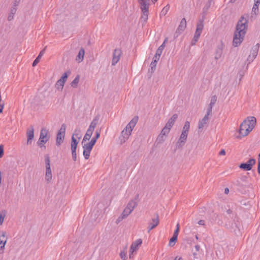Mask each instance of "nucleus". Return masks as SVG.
I'll return each mask as SVG.
<instances>
[{"label":"nucleus","mask_w":260,"mask_h":260,"mask_svg":"<svg viewBox=\"0 0 260 260\" xmlns=\"http://www.w3.org/2000/svg\"><path fill=\"white\" fill-rule=\"evenodd\" d=\"M177 238H178V237L173 235V236L170 239V241H169V245L170 246L172 247L175 244V243L177 240Z\"/></svg>","instance_id":"obj_34"},{"label":"nucleus","mask_w":260,"mask_h":260,"mask_svg":"<svg viewBox=\"0 0 260 260\" xmlns=\"http://www.w3.org/2000/svg\"><path fill=\"white\" fill-rule=\"evenodd\" d=\"M212 109L208 107L207 113L206 115L209 116L212 113Z\"/></svg>","instance_id":"obj_62"},{"label":"nucleus","mask_w":260,"mask_h":260,"mask_svg":"<svg viewBox=\"0 0 260 260\" xmlns=\"http://www.w3.org/2000/svg\"><path fill=\"white\" fill-rule=\"evenodd\" d=\"M101 134V129H97L95 131V135L94 138L97 140L100 138Z\"/></svg>","instance_id":"obj_50"},{"label":"nucleus","mask_w":260,"mask_h":260,"mask_svg":"<svg viewBox=\"0 0 260 260\" xmlns=\"http://www.w3.org/2000/svg\"><path fill=\"white\" fill-rule=\"evenodd\" d=\"M48 131L45 129V128H42L40 135V138L39 139H42L43 140H45L47 139V141L50 139V135H48Z\"/></svg>","instance_id":"obj_17"},{"label":"nucleus","mask_w":260,"mask_h":260,"mask_svg":"<svg viewBox=\"0 0 260 260\" xmlns=\"http://www.w3.org/2000/svg\"><path fill=\"white\" fill-rule=\"evenodd\" d=\"M46 47H45L43 49H42L39 53V55H38V56H39V58H41L42 56L43 55V54H44L45 53V49H46Z\"/></svg>","instance_id":"obj_57"},{"label":"nucleus","mask_w":260,"mask_h":260,"mask_svg":"<svg viewBox=\"0 0 260 260\" xmlns=\"http://www.w3.org/2000/svg\"><path fill=\"white\" fill-rule=\"evenodd\" d=\"M93 132V131L90 129V128H88V129L87 130V132L83 138V139L82 140V144L84 141H89L90 140V139L92 135Z\"/></svg>","instance_id":"obj_26"},{"label":"nucleus","mask_w":260,"mask_h":260,"mask_svg":"<svg viewBox=\"0 0 260 260\" xmlns=\"http://www.w3.org/2000/svg\"><path fill=\"white\" fill-rule=\"evenodd\" d=\"M71 71H68L62 75L59 80H61L62 81H63V82L65 83L68 76L71 74Z\"/></svg>","instance_id":"obj_32"},{"label":"nucleus","mask_w":260,"mask_h":260,"mask_svg":"<svg viewBox=\"0 0 260 260\" xmlns=\"http://www.w3.org/2000/svg\"><path fill=\"white\" fill-rule=\"evenodd\" d=\"M211 2H212V1L210 0V1H209L208 2V3H207V4L206 5V6H205V7L203 8V10H208V9L211 6Z\"/></svg>","instance_id":"obj_51"},{"label":"nucleus","mask_w":260,"mask_h":260,"mask_svg":"<svg viewBox=\"0 0 260 260\" xmlns=\"http://www.w3.org/2000/svg\"><path fill=\"white\" fill-rule=\"evenodd\" d=\"M44 157L46 167L45 180L47 182H50L52 180V177L50 168V157L48 154H46Z\"/></svg>","instance_id":"obj_4"},{"label":"nucleus","mask_w":260,"mask_h":260,"mask_svg":"<svg viewBox=\"0 0 260 260\" xmlns=\"http://www.w3.org/2000/svg\"><path fill=\"white\" fill-rule=\"evenodd\" d=\"M132 200H134L135 201L137 202V205L138 204V202L139 201V194H137L135 198L134 199H132Z\"/></svg>","instance_id":"obj_59"},{"label":"nucleus","mask_w":260,"mask_h":260,"mask_svg":"<svg viewBox=\"0 0 260 260\" xmlns=\"http://www.w3.org/2000/svg\"><path fill=\"white\" fill-rule=\"evenodd\" d=\"M79 80H80V76L79 75H78L76 76L75 78L71 82V86L74 88L77 87L78 84L79 82Z\"/></svg>","instance_id":"obj_28"},{"label":"nucleus","mask_w":260,"mask_h":260,"mask_svg":"<svg viewBox=\"0 0 260 260\" xmlns=\"http://www.w3.org/2000/svg\"><path fill=\"white\" fill-rule=\"evenodd\" d=\"M224 47V44L222 43V41L221 42V44L218 45L216 50L215 56V58L216 60L218 59L221 56L222 54V51Z\"/></svg>","instance_id":"obj_16"},{"label":"nucleus","mask_w":260,"mask_h":260,"mask_svg":"<svg viewBox=\"0 0 260 260\" xmlns=\"http://www.w3.org/2000/svg\"><path fill=\"white\" fill-rule=\"evenodd\" d=\"M181 33H182V32L178 31V30L177 29L174 34V39H176L179 36V35L180 34H181Z\"/></svg>","instance_id":"obj_58"},{"label":"nucleus","mask_w":260,"mask_h":260,"mask_svg":"<svg viewBox=\"0 0 260 260\" xmlns=\"http://www.w3.org/2000/svg\"><path fill=\"white\" fill-rule=\"evenodd\" d=\"M254 58H252V56L251 54H250L248 56L247 59V61H248V64L250 63L252 61H253V60Z\"/></svg>","instance_id":"obj_55"},{"label":"nucleus","mask_w":260,"mask_h":260,"mask_svg":"<svg viewBox=\"0 0 260 260\" xmlns=\"http://www.w3.org/2000/svg\"><path fill=\"white\" fill-rule=\"evenodd\" d=\"M156 217L152 219V222L148 223V232L149 233L151 230L156 228L159 223V216L158 213L155 214Z\"/></svg>","instance_id":"obj_13"},{"label":"nucleus","mask_w":260,"mask_h":260,"mask_svg":"<svg viewBox=\"0 0 260 260\" xmlns=\"http://www.w3.org/2000/svg\"><path fill=\"white\" fill-rule=\"evenodd\" d=\"M136 251H137V250L133 249V248L131 249V248H130V249L129 251V258L130 259H133L134 258V252H136Z\"/></svg>","instance_id":"obj_42"},{"label":"nucleus","mask_w":260,"mask_h":260,"mask_svg":"<svg viewBox=\"0 0 260 260\" xmlns=\"http://www.w3.org/2000/svg\"><path fill=\"white\" fill-rule=\"evenodd\" d=\"M193 260H201V258L196 252H193Z\"/></svg>","instance_id":"obj_52"},{"label":"nucleus","mask_w":260,"mask_h":260,"mask_svg":"<svg viewBox=\"0 0 260 260\" xmlns=\"http://www.w3.org/2000/svg\"><path fill=\"white\" fill-rule=\"evenodd\" d=\"M139 117L138 116L134 117L127 124L125 128L121 132V136L119 138L121 144L124 143L131 135V133L138 122Z\"/></svg>","instance_id":"obj_2"},{"label":"nucleus","mask_w":260,"mask_h":260,"mask_svg":"<svg viewBox=\"0 0 260 260\" xmlns=\"http://www.w3.org/2000/svg\"><path fill=\"white\" fill-rule=\"evenodd\" d=\"M217 101V97L216 95H213L211 97V101H210V104H211V105H213L214 106V104H215L216 102Z\"/></svg>","instance_id":"obj_44"},{"label":"nucleus","mask_w":260,"mask_h":260,"mask_svg":"<svg viewBox=\"0 0 260 260\" xmlns=\"http://www.w3.org/2000/svg\"><path fill=\"white\" fill-rule=\"evenodd\" d=\"M16 11H17L16 7L13 6V7L11 8L10 13H11L12 14L15 15Z\"/></svg>","instance_id":"obj_53"},{"label":"nucleus","mask_w":260,"mask_h":260,"mask_svg":"<svg viewBox=\"0 0 260 260\" xmlns=\"http://www.w3.org/2000/svg\"><path fill=\"white\" fill-rule=\"evenodd\" d=\"M247 119L248 120L245 119L246 122L248 125L247 128H249L251 131L256 124V120L255 117L253 116L249 117Z\"/></svg>","instance_id":"obj_14"},{"label":"nucleus","mask_w":260,"mask_h":260,"mask_svg":"<svg viewBox=\"0 0 260 260\" xmlns=\"http://www.w3.org/2000/svg\"><path fill=\"white\" fill-rule=\"evenodd\" d=\"M165 47V45L161 44L157 49L156 53H157V55H161L163 50Z\"/></svg>","instance_id":"obj_41"},{"label":"nucleus","mask_w":260,"mask_h":260,"mask_svg":"<svg viewBox=\"0 0 260 260\" xmlns=\"http://www.w3.org/2000/svg\"><path fill=\"white\" fill-rule=\"evenodd\" d=\"M7 242V239L5 240H1L0 238V250H2V251H0V253H2L3 252V249L5 247V246L6 245V243Z\"/></svg>","instance_id":"obj_38"},{"label":"nucleus","mask_w":260,"mask_h":260,"mask_svg":"<svg viewBox=\"0 0 260 260\" xmlns=\"http://www.w3.org/2000/svg\"><path fill=\"white\" fill-rule=\"evenodd\" d=\"M256 160L254 158H251L246 162L241 163L239 168L244 171H250L252 169V166L255 165Z\"/></svg>","instance_id":"obj_8"},{"label":"nucleus","mask_w":260,"mask_h":260,"mask_svg":"<svg viewBox=\"0 0 260 260\" xmlns=\"http://www.w3.org/2000/svg\"><path fill=\"white\" fill-rule=\"evenodd\" d=\"M138 1L140 5V8L145 9L146 7H149L148 4H147V0H138Z\"/></svg>","instance_id":"obj_35"},{"label":"nucleus","mask_w":260,"mask_h":260,"mask_svg":"<svg viewBox=\"0 0 260 260\" xmlns=\"http://www.w3.org/2000/svg\"><path fill=\"white\" fill-rule=\"evenodd\" d=\"M78 144V141L74 137V136H72V139H71V148H76L77 149Z\"/></svg>","instance_id":"obj_30"},{"label":"nucleus","mask_w":260,"mask_h":260,"mask_svg":"<svg viewBox=\"0 0 260 260\" xmlns=\"http://www.w3.org/2000/svg\"><path fill=\"white\" fill-rule=\"evenodd\" d=\"M137 206L136 201H135L134 200H130L127 204L126 207L133 211Z\"/></svg>","instance_id":"obj_27"},{"label":"nucleus","mask_w":260,"mask_h":260,"mask_svg":"<svg viewBox=\"0 0 260 260\" xmlns=\"http://www.w3.org/2000/svg\"><path fill=\"white\" fill-rule=\"evenodd\" d=\"M204 28L203 20H199L197 25L196 30L193 37V39L191 41V45H194L198 41V40L201 36L202 30Z\"/></svg>","instance_id":"obj_3"},{"label":"nucleus","mask_w":260,"mask_h":260,"mask_svg":"<svg viewBox=\"0 0 260 260\" xmlns=\"http://www.w3.org/2000/svg\"><path fill=\"white\" fill-rule=\"evenodd\" d=\"M124 215H120V216H119L117 219L116 220V223L118 224L119 222H120L123 219H125Z\"/></svg>","instance_id":"obj_47"},{"label":"nucleus","mask_w":260,"mask_h":260,"mask_svg":"<svg viewBox=\"0 0 260 260\" xmlns=\"http://www.w3.org/2000/svg\"><path fill=\"white\" fill-rule=\"evenodd\" d=\"M47 142V139L45 140H43L42 139H39L38 141L37 142V144L40 147H42L43 146L45 148H46V146H44V144H45Z\"/></svg>","instance_id":"obj_37"},{"label":"nucleus","mask_w":260,"mask_h":260,"mask_svg":"<svg viewBox=\"0 0 260 260\" xmlns=\"http://www.w3.org/2000/svg\"><path fill=\"white\" fill-rule=\"evenodd\" d=\"M96 141H97V139H95L94 137L92 138V139L91 140V141H90V142H89L88 143L91 144V145L93 146L95 145V144L96 143Z\"/></svg>","instance_id":"obj_56"},{"label":"nucleus","mask_w":260,"mask_h":260,"mask_svg":"<svg viewBox=\"0 0 260 260\" xmlns=\"http://www.w3.org/2000/svg\"><path fill=\"white\" fill-rule=\"evenodd\" d=\"M132 212V210L126 207L121 214L124 215V217L126 218Z\"/></svg>","instance_id":"obj_36"},{"label":"nucleus","mask_w":260,"mask_h":260,"mask_svg":"<svg viewBox=\"0 0 260 260\" xmlns=\"http://www.w3.org/2000/svg\"><path fill=\"white\" fill-rule=\"evenodd\" d=\"M157 63H155L154 61H152L150 64V69H149V72H151V73H153L155 69H156V66Z\"/></svg>","instance_id":"obj_40"},{"label":"nucleus","mask_w":260,"mask_h":260,"mask_svg":"<svg viewBox=\"0 0 260 260\" xmlns=\"http://www.w3.org/2000/svg\"><path fill=\"white\" fill-rule=\"evenodd\" d=\"M247 126L246 120H244L240 124L239 129V136H237L238 138H241L242 137L246 136L251 132L250 129L247 128Z\"/></svg>","instance_id":"obj_7"},{"label":"nucleus","mask_w":260,"mask_h":260,"mask_svg":"<svg viewBox=\"0 0 260 260\" xmlns=\"http://www.w3.org/2000/svg\"><path fill=\"white\" fill-rule=\"evenodd\" d=\"M7 211L3 210L0 212V225H2L4 222V219L7 215Z\"/></svg>","instance_id":"obj_29"},{"label":"nucleus","mask_w":260,"mask_h":260,"mask_svg":"<svg viewBox=\"0 0 260 260\" xmlns=\"http://www.w3.org/2000/svg\"><path fill=\"white\" fill-rule=\"evenodd\" d=\"M186 27V21L185 18H183L179 25L177 30L178 31L183 32Z\"/></svg>","instance_id":"obj_22"},{"label":"nucleus","mask_w":260,"mask_h":260,"mask_svg":"<svg viewBox=\"0 0 260 260\" xmlns=\"http://www.w3.org/2000/svg\"><path fill=\"white\" fill-rule=\"evenodd\" d=\"M93 147V146L89 144L88 143L85 144L83 146V156L85 159H88L89 158L90 152Z\"/></svg>","instance_id":"obj_10"},{"label":"nucleus","mask_w":260,"mask_h":260,"mask_svg":"<svg viewBox=\"0 0 260 260\" xmlns=\"http://www.w3.org/2000/svg\"><path fill=\"white\" fill-rule=\"evenodd\" d=\"M85 54V50L83 48H81L78 53V55L76 56V60L78 62H81L84 58Z\"/></svg>","instance_id":"obj_21"},{"label":"nucleus","mask_w":260,"mask_h":260,"mask_svg":"<svg viewBox=\"0 0 260 260\" xmlns=\"http://www.w3.org/2000/svg\"><path fill=\"white\" fill-rule=\"evenodd\" d=\"M225 225L227 228L230 229L235 234H237V231L239 232L240 227V222L239 218L235 217L231 223L229 222V224L226 223Z\"/></svg>","instance_id":"obj_6"},{"label":"nucleus","mask_w":260,"mask_h":260,"mask_svg":"<svg viewBox=\"0 0 260 260\" xmlns=\"http://www.w3.org/2000/svg\"><path fill=\"white\" fill-rule=\"evenodd\" d=\"M247 24L248 20L243 16H241L236 25L233 41L234 46L238 47L242 42L247 30Z\"/></svg>","instance_id":"obj_1"},{"label":"nucleus","mask_w":260,"mask_h":260,"mask_svg":"<svg viewBox=\"0 0 260 260\" xmlns=\"http://www.w3.org/2000/svg\"><path fill=\"white\" fill-rule=\"evenodd\" d=\"M142 243V240L141 239H137L135 242L132 243V244L131 246V249L133 248V249L137 250L138 247L139 246H141Z\"/></svg>","instance_id":"obj_25"},{"label":"nucleus","mask_w":260,"mask_h":260,"mask_svg":"<svg viewBox=\"0 0 260 260\" xmlns=\"http://www.w3.org/2000/svg\"><path fill=\"white\" fill-rule=\"evenodd\" d=\"M4 155V146L0 145V158L2 157Z\"/></svg>","instance_id":"obj_54"},{"label":"nucleus","mask_w":260,"mask_h":260,"mask_svg":"<svg viewBox=\"0 0 260 260\" xmlns=\"http://www.w3.org/2000/svg\"><path fill=\"white\" fill-rule=\"evenodd\" d=\"M190 128V122L188 121H185L184 125L183 127L182 132H185L186 133H188Z\"/></svg>","instance_id":"obj_33"},{"label":"nucleus","mask_w":260,"mask_h":260,"mask_svg":"<svg viewBox=\"0 0 260 260\" xmlns=\"http://www.w3.org/2000/svg\"><path fill=\"white\" fill-rule=\"evenodd\" d=\"M257 172H258V174H260V158H258V159Z\"/></svg>","instance_id":"obj_60"},{"label":"nucleus","mask_w":260,"mask_h":260,"mask_svg":"<svg viewBox=\"0 0 260 260\" xmlns=\"http://www.w3.org/2000/svg\"><path fill=\"white\" fill-rule=\"evenodd\" d=\"M187 136L188 133H186L185 131L182 132L181 136L176 143V148L177 149H180L184 145L187 140Z\"/></svg>","instance_id":"obj_9"},{"label":"nucleus","mask_w":260,"mask_h":260,"mask_svg":"<svg viewBox=\"0 0 260 260\" xmlns=\"http://www.w3.org/2000/svg\"><path fill=\"white\" fill-rule=\"evenodd\" d=\"M178 118V115L177 114H174L173 116L169 119L166 125L170 129L174 124V123Z\"/></svg>","instance_id":"obj_18"},{"label":"nucleus","mask_w":260,"mask_h":260,"mask_svg":"<svg viewBox=\"0 0 260 260\" xmlns=\"http://www.w3.org/2000/svg\"><path fill=\"white\" fill-rule=\"evenodd\" d=\"M20 1L21 0H15L13 6L15 7H17V6H18V5L19 4V3L20 2Z\"/></svg>","instance_id":"obj_64"},{"label":"nucleus","mask_w":260,"mask_h":260,"mask_svg":"<svg viewBox=\"0 0 260 260\" xmlns=\"http://www.w3.org/2000/svg\"><path fill=\"white\" fill-rule=\"evenodd\" d=\"M76 136L79 139L81 138V135L80 134V131L79 130L76 129L73 135V136Z\"/></svg>","instance_id":"obj_45"},{"label":"nucleus","mask_w":260,"mask_h":260,"mask_svg":"<svg viewBox=\"0 0 260 260\" xmlns=\"http://www.w3.org/2000/svg\"><path fill=\"white\" fill-rule=\"evenodd\" d=\"M169 9H170V6L169 5H167L166 6H165L164 8V9L161 11L160 15L165 16L168 12Z\"/></svg>","instance_id":"obj_39"},{"label":"nucleus","mask_w":260,"mask_h":260,"mask_svg":"<svg viewBox=\"0 0 260 260\" xmlns=\"http://www.w3.org/2000/svg\"><path fill=\"white\" fill-rule=\"evenodd\" d=\"M40 59L41 58H39V56H38L32 62V67H35L39 62Z\"/></svg>","instance_id":"obj_49"},{"label":"nucleus","mask_w":260,"mask_h":260,"mask_svg":"<svg viewBox=\"0 0 260 260\" xmlns=\"http://www.w3.org/2000/svg\"><path fill=\"white\" fill-rule=\"evenodd\" d=\"M27 135V144H31L34 138V129L33 126H31L30 129H28L26 132Z\"/></svg>","instance_id":"obj_15"},{"label":"nucleus","mask_w":260,"mask_h":260,"mask_svg":"<svg viewBox=\"0 0 260 260\" xmlns=\"http://www.w3.org/2000/svg\"><path fill=\"white\" fill-rule=\"evenodd\" d=\"M14 14H12L11 13H10L8 17V21H11L14 18Z\"/></svg>","instance_id":"obj_61"},{"label":"nucleus","mask_w":260,"mask_h":260,"mask_svg":"<svg viewBox=\"0 0 260 260\" xmlns=\"http://www.w3.org/2000/svg\"><path fill=\"white\" fill-rule=\"evenodd\" d=\"M122 51L120 49L116 48L113 53V58L112 60V65L115 66L119 60Z\"/></svg>","instance_id":"obj_11"},{"label":"nucleus","mask_w":260,"mask_h":260,"mask_svg":"<svg viewBox=\"0 0 260 260\" xmlns=\"http://www.w3.org/2000/svg\"><path fill=\"white\" fill-rule=\"evenodd\" d=\"M6 232L5 231H2L0 232V238L1 237L5 238L6 237Z\"/></svg>","instance_id":"obj_63"},{"label":"nucleus","mask_w":260,"mask_h":260,"mask_svg":"<svg viewBox=\"0 0 260 260\" xmlns=\"http://www.w3.org/2000/svg\"><path fill=\"white\" fill-rule=\"evenodd\" d=\"M99 118H100L99 116H98V115L96 116L93 118V119L92 120L91 122L90 123V124L89 127L88 128H90V129H91V130L94 131V129L95 127H96V125H97V124L98 123Z\"/></svg>","instance_id":"obj_24"},{"label":"nucleus","mask_w":260,"mask_h":260,"mask_svg":"<svg viewBox=\"0 0 260 260\" xmlns=\"http://www.w3.org/2000/svg\"><path fill=\"white\" fill-rule=\"evenodd\" d=\"M66 129V125L63 123L61 125V127L57 134L56 145L58 146H59L63 141L65 136Z\"/></svg>","instance_id":"obj_5"},{"label":"nucleus","mask_w":260,"mask_h":260,"mask_svg":"<svg viewBox=\"0 0 260 260\" xmlns=\"http://www.w3.org/2000/svg\"><path fill=\"white\" fill-rule=\"evenodd\" d=\"M140 9L142 12L140 20L142 25H144L146 23L148 20L149 7H146L145 9L143 8H140Z\"/></svg>","instance_id":"obj_12"},{"label":"nucleus","mask_w":260,"mask_h":260,"mask_svg":"<svg viewBox=\"0 0 260 260\" xmlns=\"http://www.w3.org/2000/svg\"><path fill=\"white\" fill-rule=\"evenodd\" d=\"M259 44L258 43H257L252 47L251 50V55L252 56V58H255L256 57L259 50Z\"/></svg>","instance_id":"obj_23"},{"label":"nucleus","mask_w":260,"mask_h":260,"mask_svg":"<svg viewBox=\"0 0 260 260\" xmlns=\"http://www.w3.org/2000/svg\"><path fill=\"white\" fill-rule=\"evenodd\" d=\"M179 228H180L179 224L177 223V224L176 225V229L174 232L173 236L178 237L179 232Z\"/></svg>","instance_id":"obj_43"},{"label":"nucleus","mask_w":260,"mask_h":260,"mask_svg":"<svg viewBox=\"0 0 260 260\" xmlns=\"http://www.w3.org/2000/svg\"><path fill=\"white\" fill-rule=\"evenodd\" d=\"M64 83L63 81H62L61 80L59 79L55 84V87L58 90L62 89L64 86Z\"/></svg>","instance_id":"obj_31"},{"label":"nucleus","mask_w":260,"mask_h":260,"mask_svg":"<svg viewBox=\"0 0 260 260\" xmlns=\"http://www.w3.org/2000/svg\"><path fill=\"white\" fill-rule=\"evenodd\" d=\"M170 129H171L169 127H168L167 126H165L161 131L160 134H159L157 138V140H158L159 141L164 140V136H166L170 132Z\"/></svg>","instance_id":"obj_19"},{"label":"nucleus","mask_w":260,"mask_h":260,"mask_svg":"<svg viewBox=\"0 0 260 260\" xmlns=\"http://www.w3.org/2000/svg\"><path fill=\"white\" fill-rule=\"evenodd\" d=\"M120 256L122 260H126L127 258L126 252L124 251H121L120 253Z\"/></svg>","instance_id":"obj_46"},{"label":"nucleus","mask_w":260,"mask_h":260,"mask_svg":"<svg viewBox=\"0 0 260 260\" xmlns=\"http://www.w3.org/2000/svg\"><path fill=\"white\" fill-rule=\"evenodd\" d=\"M157 53H155L153 58V61L155 62V63H157L158 61L159 60L160 55H157Z\"/></svg>","instance_id":"obj_48"},{"label":"nucleus","mask_w":260,"mask_h":260,"mask_svg":"<svg viewBox=\"0 0 260 260\" xmlns=\"http://www.w3.org/2000/svg\"><path fill=\"white\" fill-rule=\"evenodd\" d=\"M209 119V116L205 115L204 117L201 120L199 121L198 125L199 129H201L203 128L204 124H207L208 123Z\"/></svg>","instance_id":"obj_20"}]
</instances>
